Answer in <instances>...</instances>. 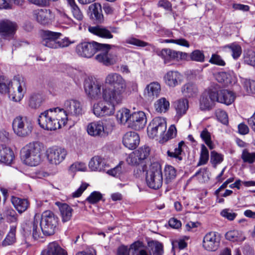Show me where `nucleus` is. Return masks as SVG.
<instances>
[{"instance_id": "2eb2a0df", "label": "nucleus", "mask_w": 255, "mask_h": 255, "mask_svg": "<svg viewBox=\"0 0 255 255\" xmlns=\"http://www.w3.org/2000/svg\"><path fill=\"white\" fill-rule=\"evenodd\" d=\"M111 130L108 129L102 121L89 123L87 126V131L90 136L103 137L107 136Z\"/></svg>"}, {"instance_id": "f3484780", "label": "nucleus", "mask_w": 255, "mask_h": 255, "mask_svg": "<svg viewBox=\"0 0 255 255\" xmlns=\"http://www.w3.org/2000/svg\"><path fill=\"white\" fill-rule=\"evenodd\" d=\"M108 45L109 46L104 47L98 50V52L99 53L95 58L98 62L106 66L114 65L116 62L115 55L109 52L112 46L110 44Z\"/></svg>"}, {"instance_id": "20e7f679", "label": "nucleus", "mask_w": 255, "mask_h": 255, "mask_svg": "<svg viewBox=\"0 0 255 255\" xmlns=\"http://www.w3.org/2000/svg\"><path fill=\"white\" fill-rule=\"evenodd\" d=\"M42 150V146L40 142H30L21 149V157L26 164L35 166L41 162Z\"/></svg>"}, {"instance_id": "a19ab883", "label": "nucleus", "mask_w": 255, "mask_h": 255, "mask_svg": "<svg viewBox=\"0 0 255 255\" xmlns=\"http://www.w3.org/2000/svg\"><path fill=\"white\" fill-rule=\"evenodd\" d=\"M130 111L127 109H122L118 111L116 115L117 120L121 124L129 123L131 117Z\"/></svg>"}, {"instance_id": "f03ea898", "label": "nucleus", "mask_w": 255, "mask_h": 255, "mask_svg": "<svg viewBox=\"0 0 255 255\" xmlns=\"http://www.w3.org/2000/svg\"><path fill=\"white\" fill-rule=\"evenodd\" d=\"M67 117L63 109H50L40 114L38 122L40 127L46 130H54L64 126Z\"/></svg>"}, {"instance_id": "aec40b11", "label": "nucleus", "mask_w": 255, "mask_h": 255, "mask_svg": "<svg viewBox=\"0 0 255 255\" xmlns=\"http://www.w3.org/2000/svg\"><path fill=\"white\" fill-rule=\"evenodd\" d=\"M15 22L6 20L0 22V34L4 38H9L13 36L17 30Z\"/></svg>"}, {"instance_id": "79ce46f5", "label": "nucleus", "mask_w": 255, "mask_h": 255, "mask_svg": "<svg viewBox=\"0 0 255 255\" xmlns=\"http://www.w3.org/2000/svg\"><path fill=\"white\" fill-rule=\"evenodd\" d=\"M16 229V226H11L9 232H8L4 240L2 242V246L6 247L7 246L11 245L15 242Z\"/></svg>"}, {"instance_id": "4d7b16f0", "label": "nucleus", "mask_w": 255, "mask_h": 255, "mask_svg": "<svg viewBox=\"0 0 255 255\" xmlns=\"http://www.w3.org/2000/svg\"><path fill=\"white\" fill-rule=\"evenodd\" d=\"M224 159V156L215 151L211 152L210 162L216 167L217 164H220Z\"/></svg>"}, {"instance_id": "b1692460", "label": "nucleus", "mask_w": 255, "mask_h": 255, "mask_svg": "<svg viewBox=\"0 0 255 255\" xmlns=\"http://www.w3.org/2000/svg\"><path fill=\"white\" fill-rule=\"evenodd\" d=\"M214 90L217 95V102L229 105L234 101L235 96L232 92L225 89L218 90L216 87L214 88Z\"/></svg>"}, {"instance_id": "ea45409f", "label": "nucleus", "mask_w": 255, "mask_h": 255, "mask_svg": "<svg viewBox=\"0 0 255 255\" xmlns=\"http://www.w3.org/2000/svg\"><path fill=\"white\" fill-rule=\"evenodd\" d=\"M243 62L245 64L255 68V52L252 50H246L243 54Z\"/></svg>"}, {"instance_id": "58836bf2", "label": "nucleus", "mask_w": 255, "mask_h": 255, "mask_svg": "<svg viewBox=\"0 0 255 255\" xmlns=\"http://www.w3.org/2000/svg\"><path fill=\"white\" fill-rule=\"evenodd\" d=\"M12 81L4 76H0V93L2 94L8 93L11 89Z\"/></svg>"}, {"instance_id": "a211bd4d", "label": "nucleus", "mask_w": 255, "mask_h": 255, "mask_svg": "<svg viewBox=\"0 0 255 255\" xmlns=\"http://www.w3.org/2000/svg\"><path fill=\"white\" fill-rule=\"evenodd\" d=\"M220 239L215 232H209L204 237L203 247L208 251L214 252L219 248Z\"/></svg>"}, {"instance_id": "cd10ccee", "label": "nucleus", "mask_w": 255, "mask_h": 255, "mask_svg": "<svg viewBox=\"0 0 255 255\" xmlns=\"http://www.w3.org/2000/svg\"><path fill=\"white\" fill-rule=\"evenodd\" d=\"M14 155L11 149L4 145H0V161L6 164H11Z\"/></svg>"}, {"instance_id": "09e8293b", "label": "nucleus", "mask_w": 255, "mask_h": 255, "mask_svg": "<svg viewBox=\"0 0 255 255\" xmlns=\"http://www.w3.org/2000/svg\"><path fill=\"white\" fill-rule=\"evenodd\" d=\"M215 78L218 82L223 83L225 85H228L232 83V76L230 74L227 72H219L215 75Z\"/></svg>"}, {"instance_id": "338daca9", "label": "nucleus", "mask_w": 255, "mask_h": 255, "mask_svg": "<svg viewBox=\"0 0 255 255\" xmlns=\"http://www.w3.org/2000/svg\"><path fill=\"white\" fill-rule=\"evenodd\" d=\"M201 138L204 141L205 143L211 149L213 148L212 141L211 139L210 133L208 131L206 128H205L200 133Z\"/></svg>"}, {"instance_id": "de8ad7c7", "label": "nucleus", "mask_w": 255, "mask_h": 255, "mask_svg": "<svg viewBox=\"0 0 255 255\" xmlns=\"http://www.w3.org/2000/svg\"><path fill=\"white\" fill-rule=\"evenodd\" d=\"M182 93L186 97L194 96L197 92L196 87L192 83H187L182 88Z\"/></svg>"}, {"instance_id": "49530a36", "label": "nucleus", "mask_w": 255, "mask_h": 255, "mask_svg": "<svg viewBox=\"0 0 255 255\" xmlns=\"http://www.w3.org/2000/svg\"><path fill=\"white\" fill-rule=\"evenodd\" d=\"M174 50L168 48H164L157 52V55L164 59V63H166L174 58Z\"/></svg>"}, {"instance_id": "dca6fc26", "label": "nucleus", "mask_w": 255, "mask_h": 255, "mask_svg": "<svg viewBox=\"0 0 255 255\" xmlns=\"http://www.w3.org/2000/svg\"><path fill=\"white\" fill-rule=\"evenodd\" d=\"M215 90L210 88L205 91L200 99V108L202 110H210L217 102V96Z\"/></svg>"}, {"instance_id": "72a5a7b5", "label": "nucleus", "mask_w": 255, "mask_h": 255, "mask_svg": "<svg viewBox=\"0 0 255 255\" xmlns=\"http://www.w3.org/2000/svg\"><path fill=\"white\" fill-rule=\"evenodd\" d=\"M164 182L166 184L172 182L176 177V170L171 165H166L163 170Z\"/></svg>"}, {"instance_id": "5fc2aeb1", "label": "nucleus", "mask_w": 255, "mask_h": 255, "mask_svg": "<svg viewBox=\"0 0 255 255\" xmlns=\"http://www.w3.org/2000/svg\"><path fill=\"white\" fill-rule=\"evenodd\" d=\"M232 52V55L234 59H237L242 53V48L239 44L233 43L226 46Z\"/></svg>"}, {"instance_id": "e2e57ef3", "label": "nucleus", "mask_w": 255, "mask_h": 255, "mask_svg": "<svg viewBox=\"0 0 255 255\" xmlns=\"http://www.w3.org/2000/svg\"><path fill=\"white\" fill-rule=\"evenodd\" d=\"M244 87L248 94L255 93V81L250 79H246L244 82Z\"/></svg>"}, {"instance_id": "f257e3e1", "label": "nucleus", "mask_w": 255, "mask_h": 255, "mask_svg": "<svg viewBox=\"0 0 255 255\" xmlns=\"http://www.w3.org/2000/svg\"><path fill=\"white\" fill-rule=\"evenodd\" d=\"M40 219V229L45 236L54 235L58 225V218L51 211H46L41 216L39 214H35L32 223V236L35 240L39 239L41 236L38 228Z\"/></svg>"}, {"instance_id": "7c9ffc66", "label": "nucleus", "mask_w": 255, "mask_h": 255, "mask_svg": "<svg viewBox=\"0 0 255 255\" xmlns=\"http://www.w3.org/2000/svg\"><path fill=\"white\" fill-rule=\"evenodd\" d=\"M170 108L169 101L164 97L156 100L154 103V108L157 113L162 114L167 112Z\"/></svg>"}, {"instance_id": "a878e982", "label": "nucleus", "mask_w": 255, "mask_h": 255, "mask_svg": "<svg viewBox=\"0 0 255 255\" xmlns=\"http://www.w3.org/2000/svg\"><path fill=\"white\" fill-rule=\"evenodd\" d=\"M161 86L158 82H151L147 85L144 91V96L148 100L152 101L160 95Z\"/></svg>"}, {"instance_id": "0eeeda50", "label": "nucleus", "mask_w": 255, "mask_h": 255, "mask_svg": "<svg viewBox=\"0 0 255 255\" xmlns=\"http://www.w3.org/2000/svg\"><path fill=\"white\" fill-rule=\"evenodd\" d=\"M12 127L14 133L22 137L29 136L33 129L31 121L26 117L20 116L13 119Z\"/></svg>"}, {"instance_id": "69168bd1", "label": "nucleus", "mask_w": 255, "mask_h": 255, "mask_svg": "<svg viewBox=\"0 0 255 255\" xmlns=\"http://www.w3.org/2000/svg\"><path fill=\"white\" fill-rule=\"evenodd\" d=\"M70 10L74 18L78 21H81L84 18V15L77 5L70 7Z\"/></svg>"}, {"instance_id": "a18cd8bd", "label": "nucleus", "mask_w": 255, "mask_h": 255, "mask_svg": "<svg viewBox=\"0 0 255 255\" xmlns=\"http://www.w3.org/2000/svg\"><path fill=\"white\" fill-rule=\"evenodd\" d=\"M150 152V148L148 146H144L141 147L137 150L132 152V158L134 159L135 157H138V159H140L143 162L149 155Z\"/></svg>"}, {"instance_id": "1a4fd4ad", "label": "nucleus", "mask_w": 255, "mask_h": 255, "mask_svg": "<svg viewBox=\"0 0 255 255\" xmlns=\"http://www.w3.org/2000/svg\"><path fill=\"white\" fill-rule=\"evenodd\" d=\"M26 92V86L24 78L19 75L14 76L9 93V99L14 102H19L23 98Z\"/></svg>"}, {"instance_id": "603ef678", "label": "nucleus", "mask_w": 255, "mask_h": 255, "mask_svg": "<svg viewBox=\"0 0 255 255\" xmlns=\"http://www.w3.org/2000/svg\"><path fill=\"white\" fill-rule=\"evenodd\" d=\"M177 130L176 128L174 125H172L170 126L169 129H168L167 132L165 134L163 133V135L161 136L160 141L162 142H164L167 141L170 139L173 138L176 135Z\"/></svg>"}, {"instance_id": "4be33fe9", "label": "nucleus", "mask_w": 255, "mask_h": 255, "mask_svg": "<svg viewBox=\"0 0 255 255\" xmlns=\"http://www.w3.org/2000/svg\"><path fill=\"white\" fill-rule=\"evenodd\" d=\"M40 255H68V254L57 242L54 241L47 245L42 250Z\"/></svg>"}, {"instance_id": "f8f14e48", "label": "nucleus", "mask_w": 255, "mask_h": 255, "mask_svg": "<svg viewBox=\"0 0 255 255\" xmlns=\"http://www.w3.org/2000/svg\"><path fill=\"white\" fill-rule=\"evenodd\" d=\"M166 127L165 119L156 117L149 123L147 128V134L152 138L158 136L160 138L166 131Z\"/></svg>"}, {"instance_id": "412c9836", "label": "nucleus", "mask_w": 255, "mask_h": 255, "mask_svg": "<svg viewBox=\"0 0 255 255\" xmlns=\"http://www.w3.org/2000/svg\"><path fill=\"white\" fill-rule=\"evenodd\" d=\"M61 35L60 32H53L49 30L45 31L41 43L46 47L50 48H56L57 40Z\"/></svg>"}, {"instance_id": "37998d69", "label": "nucleus", "mask_w": 255, "mask_h": 255, "mask_svg": "<svg viewBox=\"0 0 255 255\" xmlns=\"http://www.w3.org/2000/svg\"><path fill=\"white\" fill-rule=\"evenodd\" d=\"M150 152V148L148 146H144L141 147L137 150L132 152V158L134 159L135 157H138V159H140L143 162L149 155Z\"/></svg>"}, {"instance_id": "9b49d317", "label": "nucleus", "mask_w": 255, "mask_h": 255, "mask_svg": "<svg viewBox=\"0 0 255 255\" xmlns=\"http://www.w3.org/2000/svg\"><path fill=\"white\" fill-rule=\"evenodd\" d=\"M64 107V111L68 118L67 121L75 122L77 118L84 113L82 103L77 100L70 99L66 101Z\"/></svg>"}, {"instance_id": "4468645a", "label": "nucleus", "mask_w": 255, "mask_h": 255, "mask_svg": "<svg viewBox=\"0 0 255 255\" xmlns=\"http://www.w3.org/2000/svg\"><path fill=\"white\" fill-rule=\"evenodd\" d=\"M33 18L39 24L43 25L50 24L54 21L55 15L49 9L38 8L32 11Z\"/></svg>"}, {"instance_id": "052dcab7", "label": "nucleus", "mask_w": 255, "mask_h": 255, "mask_svg": "<svg viewBox=\"0 0 255 255\" xmlns=\"http://www.w3.org/2000/svg\"><path fill=\"white\" fill-rule=\"evenodd\" d=\"M190 57L192 61L199 62H203L205 60V56L203 51L199 50L193 51L190 54Z\"/></svg>"}, {"instance_id": "bb28decb", "label": "nucleus", "mask_w": 255, "mask_h": 255, "mask_svg": "<svg viewBox=\"0 0 255 255\" xmlns=\"http://www.w3.org/2000/svg\"><path fill=\"white\" fill-rule=\"evenodd\" d=\"M89 167L93 171H102L109 167V165L105 159L99 156H95L89 161Z\"/></svg>"}, {"instance_id": "39448f33", "label": "nucleus", "mask_w": 255, "mask_h": 255, "mask_svg": "<svg viewBox=\"0 0 255 255\" xmlns=\"http://www.w3.org/2000/svg\"><path fill=\"white\" fill-rule=\"evenodd\" d=\"M102 98L103 101L94 103L92 108L93 113L97 117L113 115L115 112V106L122 102L118 99H110L105 96L103 92Z\"/></svg>"}, {"instance_id": "e433bc0d", "label": "nucleus", "mask_w": 255, "mask_h": 255, "mask_svg": "<svg viewBox=\"0 0 255 255\" xmlns=\"http://www.w3.org/2000/svg\"><path fill=\"white\" fill-rule=\"evenodd\" d=\"M42 102V97L38 93H33L30 96L28 100V106L32 109L39 107Z\"/></svg>"}, {"instance_id": "8fccbe9b", "label": "nucleus", "mask_w": 255, "mask_h": 255, "mask_svg": "<svg viewBox=\"0 0 255 255\" xmlns=\"http://www.w3.org/2000/svg\"><path fill=\"white\" fill-rule=\"evenodd\" d=\"M210 172L207 168L200 169L193 176V177H197L200 182H206L209 180Z\"/></svg>"}, {"instance_id": "ddd939ff", "label": "nucleus", "mask_w": 255, "mask_h": 255, "mask_svg": "<svg viewBox=\"0 0 255 255\" xmlns=\"http://www.w3.org/2000/svg\"><path fill=\"white\" fill-rule=\"evenodd\" d=\"M67 154V150L59 146H52L48 148L46 150V157L48 162L55 165L63 162Z\"/></svg>"}, {"instance_id": "774afa93", "label": "nucleus", "mask_w": 255, "mask_h": 255, "mask_svg": "<svg viewBox=\"0 0 255 255\" xmlns=\"http://www.w3.org/2000/svg\"><path fill=\"white\" fill-rule=\"evenodd\" d=\"M216 115L218 120L222 123L226 125L228 123V117L226 112L221 109L216 111Z\"/></svg>"}, {"instance_id": "6e6d98bb", "label": "nucleus", "mask_w": 255, "mask_h": 255, "mask_svg": "<svg viewBox=\"0 0 255 255\" xmlns=\"http://www.w3.org/2000/svg\"><path fill=\"white\" fill-rule=\"evenodd\" d=\"M209 159V151L207 148L202 144L201 146V150L200 156V159L197 164V166H200L205 164Z\"/></svg>"}, {"instance_id": "0e129e2a", "label": "nucleus", "mask_w": 255, "mask_h": 255, "mask_svg": "<svg viewBox=\"0 0 255 255\" xmlns=\"http://www.w3.org/2000/svg\"><path fill=\"white\" fill-rule=\"evenodd\" d=\"M102 198V195L100 192L94 191L87 197L86 200L91 204H95L101 200Z\"/></svg>"}, {"instance_id": "c9c22d12", "label": "nucleus", "mask_w": 255, "mask_h": 255, "mask_svg": "<svg viewBox=\"0 0 255 255\" xmlns=\"http://www.w3.org/2000/svg\"><path fill=\"white\" fill-rule=\"evenodd\" d=\"M226 238L232 242H242L245 240V237L242 232L233 230L226 233Z\"/></svg>"}, {"instance_id": "c03bdc74", "label": "nucleus", "mask_w": 255, "mask_h": 255, "mask_svg": "<svg viewBox=\"0 0 255 255\" xmlns=\"http://www.w3.org/2000/svg\"><path fill=\"white\" fill-rule=\"evenodd\" d=\"M150 152V148L148 146H144L141 147L137 150L132 152V158L134 159L135 157H138V159H140L143 162L149 155Z\"/></svg>"}, {"instance_id": "2f4dec72", "label": "nucleus", "mask_w": 255, "mask_h": 255, "mask_svg": "<svg viewBox=\"0 0 255 255\" xmlns=\"http://www.w3.org/2000/svg\"><path fill=\"white\" fill-rule=\"evenodd\" d=\"M174 107L176 114L179 117H182L186 113L189 108V102L187 99L182 98L174 103Z\"/></svg>"}, {"instance_id": "5701e85b", "label": "nucleus", "mask_w": 255, "mask_h": 255, "mask_svg": "<svg viewBox=\"0 0 255 255\" xmlns=\"http://www.w3.org/2000/svg\"><path fill=\"white\" fill-rule=\"evenodd\" d=\"M139 141L138 134L134 131L126 132L123 138L124 145L129 149H135L139 144Z\"/></svg>"}, {"instance_id": "393cba45", "label": "nucleus", "mask_w": 255, "mask_h": 255, "mask_svg": "<svg viewBox=\"0 0 255 255\" xmlns=\"http://www.w3.org/2000/svg\"><path fill=\"white\" fill-rule=\"evenodd\" d=\"M164 79L167 86L173 88L182 83L183 76L177 71H169L165 74Z\"/></svg>"}, {"instance_id": "6e6552de", "label": "nucleus", "mask_w": 255, "mask_h": 255, "mask_svg": "<svg viewBox=\"0 0 255 255\" xmlns=\"http://www.w3.org/2000/svg\"><path fill=\"white\" fill-rule=\"evenodd\" d=\"M146 182L147 186L153 189L160 188L163 183V175L161 165L157 163L152 164L146 173Z\"/></svg>"}, {"instance_id": "4c0bfd02", "label": "nucleus", "mask_w": 255, "mask_h": 255, "mask_svg": "<svg viewBox=\"0 0 255 255\" xmlns=\"http://www.w3.org/2000/svg\"><path fill=\"white\" fill-rule=\"evenodd\" d=\"M62 220L63 222L69 221L72 217L73 209L67 204H62L60 207Z\"/></svg>"}, {"instance_id": "c756f323", "label": "nucleus", "mask_w": 255, "mask_h": 255, "mask_svg": "<svg viewBox=\"0 0 255 255\" xmlns=\"http://www.w3.org/2000/svg\"><path fill=\"white\" fill-rule=\"evenodd\" d=\"M91 18L96 20L97 22L101 23L104 20L102 14V6L99 3H94L89 7Z\"/></svg>"}, {"instance_id": "6ab92c4d", "label": "nucleus", "mask_w": 255, "mask_h": 255, "mask_svg": "<svg viewBox=\"0 0 255 255\" xmlns=\"http://www.w3.org/2000/svg\"><path fill=\"white\" fill-rule=\"evenodd\" d=\"M146 123V117L145 113L139 111L131 114L128 127L135 130H140L145 127Z\"/></svg>"}, {"instance_id": "9d476101", "label": "nucleus", "mask_w": 255, "mask_h": 255, "mask_svg": "<svg viewBox=\"0 0 255 255\" xmlns=\"http://www.w3.org/2000/svg\"><path fill=\"white\" fill-rule=\"evenodd\" d=\"M102 83L93 78L86 79L84 82V91L87 97L91 100H98L102 98Z\"/></svg>"}, {"instance_id": "680f3d73", "label": "nucleus", "mask_w": 255, "mask_h": 255, "mask_svg": "<svg viewBox=\"0 0 255 255\" xmlns=\"http://www.w3.org/2000/svg\"><path fill=\"white\" fill-rule=\"evenodd\" d=\"M87 168L85 163L82 162H75L69 167V171L75 173L77 171H85Z\"/></svg>"}, {"instance_id": "c85d7f7f", "label": "nucleus", "mask_w": 255, "mask_h": 255, "mask_svg": "<svg viewBox=\"0 0 255 255\" xmlns=\"http://www.w3.org/2000/svg\"><path fill=\"white\" fill-rule=\"evenodd\" d=\"M88 30L91 33L103 38L112 39L113 38V35L110 30L102 26H89Z\"/></svg>"}, {"instance_id": "473e14b6", "label": "nucleus", "mask_w": 255, "mask_h": 255, "mask_svg": "<svg viewBox=\"0 0 255 255\" xmlns=\"http://www.w3.org/2000/svg\"><path fill=\"white\" fill-rule=\"evenodd\" d=\"M11 202L19 213H22L26 211L29 205L27 199H21L16 197H12L11 198Z\"/></svg>"}, {"instance_id": "13d9d810", "label": "nucleus", "mask_w": 255, "mask_h": 255, "mask_svg": "<svg viewBox=\"0 0 255 255\" xmlns=\"http://www.w3.org/2000/svg\"><path fill=\"white\" fill-rule=\"evenodd\" d=\"M241 158L244 162L252 164L255 161V152L251 153L247 149H244L242 152Z\"/></svg>"}, {"instance_id": "7ed1b4c3", "label": "nucleus", "mask_w": 255, "mask_h": 255, "mask_svg": "<svg viewBox=\"0 0 255 255\" xmlns=\"http://www.w3.org/2000/svg\"><path fill=\"white\" fill-rule=\"evenodd\" d=\"M105 86L102 88V92L110 99L123 100V94L127 89V83L123 76L116 72L109 73L105 77Z\"/></svg>"}, {"instance_id": "bf43d9fd", "label": "nucleus", "mask_w": 255, "mask_h": 255, "mask_svg": "<svg viewBox=\"0 0 255 255\" xmlns=\"http://www.w3.org/2000/svg\"><path fill=\"white\" fill-rule=\"evenodd\" d=\"M160 42L167 43H172L186 47H189L190 46L188 41L184 38H179L177 39H163L161 40Z\"/></svg>"}, {"instance_id": "864d4df0", "label": "nucleus", "mask_w": 255, "mask_h": 255, "mask_svg": "<svg viewBox=\"0 0 255 255\" xmlns=\"http://www.w3.org/2000/svg\"><path fill=\"white\" fill-rule=\"evenodd\" d=\"M3 215L4 218L10 222H14L17 220L16 213L11 207H6L3 211Z\"/></svg>"}, {"instance_id": "423d86ee", "label": "nucleus", "mask_w": 255, "mask_h": 255, "mask_svg": "<svg viewBox=\"0 0 255 255\" xmlns=\"http://www.w3.org/2000/svg\"><path fill=\"white\" fill-rule=\"evenodd\" d=\"M106 46H109L108 44H102L94 41H82L77 45L75 52L81 57L91 58L98 52V50Z\"/></svg>"}, {"instance_id": "3c124183", "label": "nucleus", "mask_w": 255, "mask_h": 255, "mask_svg": "<svg viewBox=\"0 0 255 255\" xmlns=\"http://www.w3.org/2000/svg\"><path fill=\"white\" fill-rule=\"evenodd\" d=\"M131 249L133 250L132 254L136 255H148L147 251L144 249L143 244L140 242H136L131 245Z\"/></svg>"}, {"instance_id": "f704fd0d", "label": "nucleus", "mask_w": 255, "mask_h": 255, "mask_svg": "<svg viewBox=\"0 0 255 255\" xmlns=\"http://www.w3.org/2000/svg\"><path fill=\"white\" fill-rule=\"evenodd\" d=\"M125 42L127 44H131L137 47H144L149 46L152 49H154L155 47L152 44L137 39L133 36H130L126 39Z\"/></svg>"}]
</instances>
